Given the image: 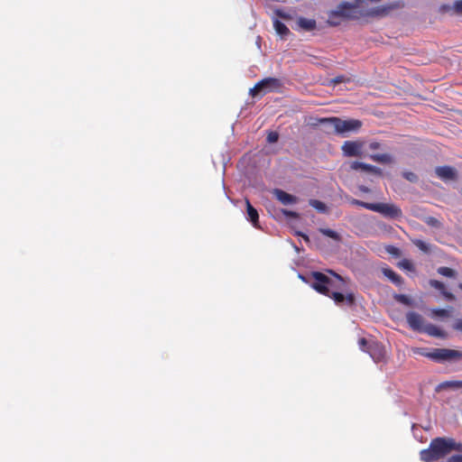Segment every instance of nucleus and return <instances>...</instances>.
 <instances>
[{
  "label": "nucleus",
  "mask_w": 462,
  "mask_h": 462,
  "mask_svg": "<svg viewBox=\"0 0 462 462\" xmlns=\"http://www.w3.org/2000/svg\"><path fill=\"white\" fill-rule=\"evenodd\" d=\"M406 271H409V272H415V266L414 264L406 259Z\"/></svg>",
  "instance_id": "nucleus-45"
},
{
  "label": "nucleus",
  "mask_w": 462,
  "mask_h": 462,
  "mask_svg": "<svg viewBox=\"0 0 462 462\" xmlns=\"http://www.w3.org/2000/svg\"><path fill=\"white\" fill-rule=\"evenodd\" d=\"M365 141H346L341 146V151L346 157H361L365 147Z\"/></svg>",
  "instance_id": "nucleus-8"
},
{
  "label": "nucleus",
  "mask_w": 462,
  "mask_h": 462,
  "mask_svg": "<svg viewBox=\"0 0 462 462\" xmlns=\"http://www.w3.org/2000/svg\"><path fill=\"white\" fill-rule=\"evenodd\" d=\"M273 27L278 34L284 37L290 33L289 28L278 19L273 20Z\"/></svg>",
  "instance_id": "nucleus-21"
},
{
  "label": "nucleus",
  "mask_w": 462,
  "mask_h": 462,
  "mask_svg": "<svg viewBox=\"0 0 462 462\" xmlns=\"http://www.w3.org/2000/svg\"><path fill=\"white\" fill-rule=\"evenodd\" d=\"M398 265H399L400 267H403V268H404V260H403V261L399 262Z\"/></svg>",
  "instance_id": "nucleus-49"
},
{
  "label": "nucleus",
  "mask_w": 462,
  "mask_h": 462,
  "mask_svg": "<svg viewBox=\"0 0 462 462\" xmlns=\"http://www.w3.org/2000/svg\"><path fill=\"white\" fill-rule=\"evenodd\" d=\"M456 14L462 15V0L455 2Z\"/></svg>",
  "instance_id": "nucleus-40"
},
{
  "label": "nucleus",
  "mask_w": 462,
  "mask_h": 462,
  "mask_svg": "<svg viewBox=\"0 0 462 462\" xmlns=\"http://www.w3.org/2000/svg\"><path fill=\"white\" fill-rule=\"evenodd\" d=\"M328 273L331 276H328L320 272H312L310 274L313 279L311 287L323 295H329V290L345 291V279L331 270Z\"/></svg>",
  "instance_id": "nucleus-3"
},
{
  "label": "nucleus",
  "mask_w": 462,
  "mask_h": 462,
  "mask_svg": "<svg viewBox=\"0 0 462 462\" xmlns=\"http://www.w3.org/2000/svg\"><path fill=\"white\" fill-rule=\"evenodd\" d=\"M346 81H349L348 79H346L345 76L341 75V76H337L334 79H331V82L334 84V85H337V84H339V83H343V82H346Z\"/></svg>",
  "instance_id": "nucleus-38"
},
{
  "label": "nucleus",
  "mask_w": 462,
  "mask_h": 462,
  "mask_svg": "<svg viewBox=\"0 0 462 462\" xmlns=\"http://www.w3.org/2000/svg\"><path fill=\"white\" fill-rule=\"evenodd\" d=\"M438 273L443 276L447 277H454L456 275V272L448 267H439L438 269Z\"/></svg>",
  "instance_id": "nucleus-30"
},
{
  "label": "nucleus",
  "mask_w": 462,
  "mask_h": 462,
  "mask_svg": "<svg viewBox=\"0 0 462 462\" xmlns=\"http://www.w3.org/2000/svg\"><path fill=\"white\" fill-rule=\"evenodd\" d=\"M372 341H368L366 340L365 337H362L358 340V345H359V347L362 351L365 352V350H367V348L369 347V344L371 343Z\"/></svg>",
  "instance_id": "nucleus-35"
},
{
  "label": "nucleus",
  "mask_w": 462,
  "mask_h": 462,
  "mask_svg": "<svg viewBox=\"0 0 462 462\" xmlns=\"http://www.w3.org/2000/svg\"><path fill=\"white\" fill-rule=\"evenodd\" d=\"M299 235L301 236L305 241H309L310 240L309 236L307 235L300 234V233Z\"/></svg>",
  "instance_id": "nucleus-48"
},
{
  "label": "nucleus",
  "mask_w": 462,
  "mask_h": 462,
  "mask_svg": "<svg viewBox=\"0 0 462 462\" xmlns=\"http://www.w3.org/2000/svg\"><path fill=\"white\" fill-rule=\"evenodd\" d=\"M406 180L416 183L419 181V176L414 172H406Z\"/></svg>",
  "instance_id": "nucleus-37"
},
{
  "label": "nucleus",
  "mask_w": 462,
  "mask_h": 462,
  "mask_svg": "<svg viewBox=\"0 0 462 462\" xmlns=\"http://www.w3.org/2000/svg\"><path fill=\"white\" fill-rule=\"evenodd\" d=\"M247 219L253 224L254 227L259 226V215L257 210L252 206L248 199H245Z\"/></svg>",
  "instance_id": "nucleus-15"
},
{
  "label": "nucleus",
  "mask_w": 462,
  "mask_h": 462,
  "mask_svg": "<svg viewBox=\"0 0 462 462\" xmlns=\"http://www.w3.org/2000/svg\"><path fill=\"white\" fill-rule=\"evenodd\" d=\"M363 0H356L355 3L342 2L335 10L328 14V23L332 26H337L343 20H357L364 18V9L360 7Z\"/></svg>",
  "instance_id": "nucleus-2"
},
{
  "label": "nucleus",
  "mask_w": 462,
  "mask_h": 462,
  "mask_svg": "<svg viewBox=\"0 0 462 462\" xmlns=\"http://www.w3.org/2000/svg\"><path fill=\"white\" fill-rule=\"evenodd\" d=\"M435 174L441 180L446 181H456L458 179V172L452 166H438L435 168Z\"/></svg>",
  "instance_id": "nucleus-10"
},
{
  "label": "nucleus",
  "mask_w": 462,
  "mask_h": 462,
  "mask_svg": "<svg viewBox=\"0 0 462 462\" xmlns=\"http://www.w3.org/2000/svg\"><path fill=\"white\" fill-rule=\"evenodd\" d=\"M430 284L433 288L439 290L441 292L445 290V285L437 280H430Z\"/></svg>",
  "instance_id": "nucleus-36"
},
{
  "label": "nucleus",
  "mask_w": 462,
  "mask_h": 462,
  "mask_svg": "<svg viewBox=\"0 0 462 462\" xmlns=\"http://www.w3.org/2000/svg\"><path fill=\"white\" fill-rule=\"evenodd\" d=\"M274 14L283 20H291L292 17L290 14L286 13L285 11L282 9H276L274 11Z\"/></svg>",
  "instance_id": "nucleus-31"
},
{
  "label": "nucleus",
  "mask_w": 462,
  "mask_h": 462,
  "mask_svg": "<svg viewBox=\"0 0 462 462\" xmlns=\"http://www.w3.org/2000/svg\"><path fill=\"white\" fill-rule=\"evenodd\" d=\"M282 87V83L276 78H265L257 82L253 88L250 89V94L253 97L259 95H265L270 92H279Z\"/></svg>",
  "instance_id": "nucleus-6"
},
{
  "label": "nucleus",
  "mask_w": 462,
  "mask_h": 462,
  "mask_svg": "<svg viewBox=\"0 0 462 462\" xmlns=\"http://www.w3.org/2000/svg\"><path fill=\"white\" fill-rule=\"evenodd\" d=\"M459 288L462 290V283H461V284H459Z\"/></svg>",
  "instance_id": "nucleus-51"
},
{
  "label": "nucleus",
  "mask_w": 462,
  "mask_h": 462,
  "mask_svg": "<svg viewBox=\"0 0 462 462\" xmlns=\"http://www.w3.org/2000/svg\"><path fill=\"white\" fill-rule=\"evenodd\" d=\"M438 12L439 14H448V13L456 14L455 3L452 5H441L439 7Z\"/></svg>",
  "instance_id": "nucleus-24"
},
{
  "label": "nucleus",
  "mask_w": 462,
  "mask_h": 462,
  "mask_svg": "<svg viewBox=\"0 0 462 462\" xmlns=\"http://www.w3.org/2000/svg\"><path fill=\"white\" fill-rule=\"evenodd\" d=\"M385 252L393 256H399L401 254L400 249L393 245H386Z\"/></svg>",
  "instance_id": "nucleus-32"
},
{
  "label": "nucleus",
  "mask_w": 462,
  "mask_h": 462,
  "mask_svg": "<svg viewBox=\"0 0 462 462\" xmlns=\"http://www.w3.org/2000/svg\"><path fill=\"white\" fill-rule=\"evenodd\" d=\"M396 5H386L369 9H364V18L365 17H384L389 14L391 10L394 9Z\"/></svg>",
  "instance_id": "nucleus-12"
},
{
  "label": "nucleus",
  "mask_w": 462,
  "mask_h": 462,
  "mask_svg": "<svg viewBox=\"0 0 462 462\" xmlns=\"http://www.w3.org/2000/svg\"><path fill=\"white\" fill-rule=\"evenodd\" d=\"M382 273L385 277H387L393 284L401 285L402 284V277L397 274L394 271L388 267L382 268Z\"/></svg>",
  "instance_id": "nucleus-18"
},
{
  "label": "nucleus",
  "mask_w": 462,
  "mask_h": 462,
  "mask_svg": "<svg viewBox=\"0 0 462 462\" xmlns=\"http://www.w3.org/2000/svg\"><path fill=\"white\" fill-rule=\"evenodd\" d=\"M297 23L301 29L308 32L316 29L317 26V23L314 19H307L305 17H300Z\"/></svg>",
  "instance_id": "nucleus-19"
},
{
  "label": "nucleus",
  "mask_w": 462,
  "mask_h": 462,
  "mask_svg": "<svg viewBox=\"0 0 462 462\" xmlns=\"http://www.w3.org/2000/svg\"><path fill=\"white\" fill-rule=\"evenodd\" d=\"M346 287V285L345 286V291L329 290V295L326 296L331 298L337 305L352 307L356 303V297L354 292L347 291Z\"/></svg>",
  "instance_id": "nucleus-7"
},
{
  "label": "nucleus",
  "mask_w": 462,
  "mask_h": 462,
  "mask_svg": "<svg viewBox=\"0 0 462 462\" xmlns=\"http://www.w3.org/2000/svg\"><path fill=\"white\" fill-rule=\"evenodd\" d=\"M411 350L436 362L456 363L462 360V351L457 349L434 348L431 351H427L425 348L415 347Z\"/></svg>",
  "instance_id": "nucleus-4"
},
{
  "label": "nucleus",
  "mask_w": 462,
  "mask_h": 462,
  "mask_svg": "<svg viewBox=\"0 0 462 462\" xmlns=\"http://www.w3.org/2000/svg\"><path fill=\"white\" fill-rule=\"evenodd\" d=\"M365 167V163L361 162H353L350 164V169L354 170V171H363Z\"/></svg>",
  "instance_id": "nucleus-33"
},
{
  "label": "nucleus",
  "mask_w": 462,
  "mask_h": 462,
  "mask_svg": "<svg viewBox=\"0 0 462 462\" xmlns=\"http://www.w3.org/2000/svg\"><path fill=\"white\" fill-rule=\"evenodd\" d=\"M369 158L382 164H391L393 162V156L389 153H373L369 155Z\"/></svg>",
  "instance_id": "nucleus-17"
},
{
  "label": "nucleus",
  "mask_w": 462,
  "mask_h": 462,
  "mask_svg": "<svg viewBox=\"0 0 462 462\" xmlns=\"http://www.w3.org/2000/svg\"><path fill=\"white\" fill-rule=\"evenodd\" d=\"M441 293L448 300H456L455 295L452 294L451 292L447 291L446 290H444Z\"/></svg>",
  "instance_id": "nucleus-42"
},
{
  "label": "nucleus",
  "mask_w": 462,
  "mask_h": 462,
  "mask_svg": "<svg viewBox=\"0 0 462 462\" xmlns=\"http://www.w3.org/2000/svg\"><path fill=\"white\" fill-rule=\"evenodd\" d=\"M350 203L352 205L359 206V207L365 208L369 209V210H372V208H370V207H373V203L365 202V201H362V200H359V199H350Z\"/></svg>",
  "instance_id": "nucleus-27"
},
{
  "label": "nucleus",
  "mask_w": 462,
  "mask_h": 462,
  "mask_svg": "<svg viewBox=\"0 0 462 462\" xmlns=\"http://www.w3.org/2000/svg\"><path fill=\"white\" fill-rule=\"evenodd\" d=\"M321 124H330L337 134H345L347 132H356L362 126V122L358 119L342 120L338 117H329L320 119Z\"/></svg>",
  "instance_id": "nucleus-5"
},
{
  "label": "nucleus",
  "mask_w": 462,
  "mask_h": 462,
  "mask_svg": "<svg viewBox=\"0 0 462 462\" xmlns=\"http://www.w3.org/2000/svg\"><path fill=\"white\" fill-rule=\"evenodd\" d=\"M369 148L373 151L378 150L381 148V143L379 142H372L369 143Z\"/></svg>",
  "instance_id": "nucleus-44"
},
{
  "label": "nucleus",
  "mask_w": 462,
  "mask_h": 462,
  "mask_svg": "<svg viewBox=\"0 0 462 462\" xmlns=\"http://www.w3.org/2000/svg\"><path fill=\"white\" fill-rule=\"evenodd\" d=\"M275 198L283 205H291L297 202V197L279 189H273Z\"/></svg>",
  "instance_id": "nucleus-14"
},
{
  "label": "nucleus",
  "mask_w": 462,
  "mask_h": 462,
  "mask_svg": "<svg viewBox=\"0 0 462 462\" xmlns=\"http://www.w3.org/2000/svg\"><path fill=\"white\" fill-rule=\"evenodd\" d=\"M395 299L401 302V303H404V294H397L395 296Z\"/></svg>",
  "instance_id": "nucleus-46"
},
{
  "label": "nucleus",
  "mask_w": 462,
  "mask_h": 462,
  "mask_svg": "<svg viewBox=\"0 0 462 462\" xmlns=\"http://www.w3.org/2000/svg\"><path fill=\"white\" fill-rule=\"evenodd\" d=\"M431 312L435 317L439 318H448L450 316V310L445 309H433Z\"/></svg>",
  "instance_id": "nucleus-26"
},
{
  "label": "nucleus",
  "mask_w": 462,
  "mask_h": 462,
  "mask_svg": "<svg viewBox=\"0 0 462 462\" xmlns=\"http://www.w3.org/2000/svg\"><path fill=\"white\" fill-rule=\"evenodd\" d=\"M279 139V134L277 132H270L268 134H267V142L269 143H276Z\"/></svg>",
  "instance_id": "nucleus-34"
},
{
  "label": "nucleus",
  "mask_w": 462,
  "mask_h": 462,
  "mask_svg": "<svg viewBox=\"0 0 462 462\" xmlns=\"http://www.w3.org/2000/svg\"><path fill=\"white\" fill-rule=\"evenodd\" d=\"M448 388H451V389H459V388H462V381H447V382H443L441 383H439L435 391L437 393H439L443 390H446V389H448Z\"/></svg>",
  "instance_id": "nucleus-20"
},
{
  "label": "nucleus",
  "mask_w": 462,
  "mask_h": 462,
  "mask_svg": "<svg viewBox=\"0 0 462 462\" xmlns=\"http://www.w3.org/2000/svg\"><path fill=\"white\" fill-rule=\"evenodd\" d=\"M425 222L429 226L436 227V228H440L442 226L441 222L434 217H427L425 218Z\"/></svg>",
  "instance_id": "nucleus-29"
},
{
  "label": "nucleus",
  "mask_w": 462,
  "mask_h": 462,
  "mask_svg": "<svg viewBox=\"0 0 462 462\" xmlns=\"http://www.w3.org/2000/svg\"><path fill=\"white\" fill-rule=\"evenodd\" d=\"M363 171L368 172V173H373V174H375L377 176H382L383 175V171L380 168H378L376 166H374V165H371V164H367V163H365V167L363 170Z\"/></svg>",
  "instance_id": "nucleus-25"
},
{
  "label": "nucleus",
  "mask_w": 462,
  "mask_h": 462,
  "mask_svg": "<svg viewBox=\"0 0 462 462\" xmlns=\"http://www.w3.org/2000/svg\"><path fill=\"white\" fill-rule=\"evenodd\" d=\"M424 332L431 337L440 338H446L448 337V334L445 331L441 330L439 328L430 323H427L425 325Z\"/></svg>",
  "instance_id": "nucleus-16"
},
{
  "label": "nucleus",
  "mask_w": 462,
  "mask_h": 462,
  "mask_svg": "<svg viewBox=\"0 0 462 462\" xmlns=\"http://www.w3.org/2000/svg\"><path fill=\"white\" fill-rule=\"evenodd\" d=\"M359 189L361 191H363V192H365V193L370 191V189L367 187H365V186H360Z\"/></svg>",
  "instance_id": "nucleus-47"
},
{
  "label": "nucleus",
  "mask_w": 462,
  "mask_h": 462,
  "mask_svg": "<svg viewBox=\"0 0 462 462\" xmlns=\"http://www.w3.org/2000/svg\"><path fill=\"white\" fill-rule=\"evenodd\" d=\"M320 233H322L324 236H326L328 237H330L332 239H335V240H338L339 239L338 234L336 231L332 230V229L321 228L320 229Z\"/></svg>",
  "instance_id": "nucleus-28"
},
{
  "label": "nucleus",
  "mask_w": 462,
  "mask_h": 462,
  "mask_svg": "<svg viewBox=\"0 0 462 462\" xmlns=\"http://www.w3.org/2000/svg\"><path fill=\"white\" fill-rule=\"evenodd\" d=\"M412 243L424 254H428L430 253V245L420 239H412Z\"/></svg>",
  "instance_id": "nucleus-23"
},
{
  "label": "nucleus",
  "mask_w": 462,
  "mask_h": 462,
  "mask_svg": "<svg viewBox=\"0 0 462 462\" xmlns=\"http://www.w3.org/2000/svg\"><path fill=\"white\" fill-rule=\"evenodd\" d=\"M282 214L286 217L297 218L299 217L298 213L295 211L288 210V209H282Z\"/></svg>",
  "instance_id": "nucleus-39"
},
{
  "label": "nucleus",
  "mask_w": 462,
  "mask_h": 462,
  "mask_svg": "<svg viewBox=\"0 0 462 462\" xmlns=\"http://www.w3.org/2000/svg\"><path fill=\"white\" fill-rule=\"evenodd\" d=\"M453 450L462 452V443L450 438H436L432 439L429 448L420 452V458L425 462L437 461Z\"/></svg>",
  "instance_id": "nucleus-1"
},
{
  "label": "nucleus",
  "mask_w": 462,
  "mask_h": 462,
  "mask_svg": "<svg viewBox=\"0 0 462 462\" xmlns=\"http://www.w3.org/2000/svg\"><path fill=\"white\" fill-rule=\"evenodd\" d=\"M405 302H406V305H408V304H409V300H408V298H407V297H406Z\"/></svg>",
  "instance_id": "nucleus-50"
},
{
  "label": "nucleus",
  "mask_w": 462,
  "mask_h": 462,
  "mask_svg": "<svg viewBox=\"0 0 462 462\" xmlns=\"http://www.w3.org/2000/svg\"><path fill=\"white\" fill-rule=\"evenodd\" d=\"M372 211L380 213L383 217L395 218L402 216V209L394 204L373 203Z\"/></svg>",
  "instance_id": "nucleus-9"
},
{
  "label": "nucleus",
  "mask_w": 462,
  "mask_h": 462,
  "mask_svg": "<svg viewBox=\"0 0 462 462\" xmlns=\"http://www.w3.org/2000/svg\"><path fill=\"white\" fill-rule=\"evenodd\" d=\"M407 321L412 329L419 332H424L425 325L427 323L421 315L411 312L407 316Z\"/></svg>",
  "instance_id": "nucleus-13"
},
{
  "label": "nucleus",
  "mask_w": 462,
  "mask_h": 462,
  "mask_svg": "<svg viewBox=\"0 0 462 462\" xmlns=\"http://www.w3.org/2000/svg\"><path fill=\"white\" fill-rule=\"evenodd\" d=\"M447 462H462V455H454L448 458Z\"/></svg>",
  "instance_id": "nucleus-41"
},
{
  "label": "nucleus",
  "mask_w": 462,
  "mask_h": 462,
  "mask_svg": "<svg viewBox=\"0 0 462 462\" xmlns=\"http://www.w3.org/2000/svg\"><path fill=\"white\" fill-rule=\"evenodd\" d=\"M453 328L462 332V319H458L453 324Z\"/></svg>",
  "instance_id": "nucleus-43"
},
{
  "label": "nucleus",
  "mask_w": 462,
  "mask_h": 462,
  "mask_svg": "<svg viewBox=\"0 0 462 462\" xmlns=\"http://www.w3.org/2000/svg\"><path fill=\"white\" fill-rule=\"evenodd\" d=\"M365 352L368 353L373 360L376 363L385 360L386 351L383 346L376 341H372Z\"/></svg>",
  "instance_id": "nucleus-11"
},
{
  "label": "nucleus",
  "mask_w": 462,
  "mask_h": 462,
  "mask_svg": "<svg viewBox=\"0 0 462 462\" xmlns=\"http://www.w3.org/2000/svg\"><path fill=\"white\" fill-rule=\"evenodd\" d=\"M309 204L319 212L325 213L328 210L326 204L318 199H310Z\"/></svg>",
  "instance_id": "nucleus-22"
}]
</instances>
